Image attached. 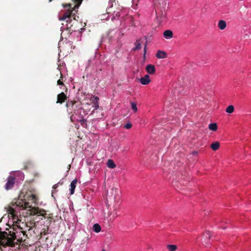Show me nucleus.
<instances>
[{"mask_svg":"<svg viewBox=\"0 0 251 251\" xmlns=\"http://www.w3.org/2000/svg\"><path fill=\"white\" fill-rule=\"evenodd\" d=\"M135 44V47L133 49L134 50H139V49H141V44H140V43L139 42V41L138 40H137V41L136 42Z\"/></svg>","mask_w":251,"mask_h":251,"instance_id":"obj_22","label":"nucleus"},{"mask_svg":"<svg viewBox=\"0 0 251 251\" xmlns=\"http://www.w3.org/2000/svg\"><path fill=\"white\" fill-rule=\"evenodd\" d=\"M163 36L166 39H171L173 37V33L170 30H166L164 32Z\"/></svg>","mask_w":251,"mask_h":251,"instance_id":"obj_11","label":"nucleus"},{"mask_svg":"<svg viewBox=\"0 0 251 251\" xmlns=\"http://www.w3.org/2000/svg\"><path fill=\"white\" fill-rule=\"evenodd\" d=\"M28 165L30 166L31 165V163L30 162H27V165H25V166H24V169H27V167H28Z\"/></svg>","mask_w":251,"mask_h":251,"instance_id":"obj_29","label":"nucleus"},{"mask_svg":"<svg viewBox=\"0 0 251 251\" xmlns=\"http://www.w3.org/2000/svg\"><path fill=\"white\" fill-rule=\"evenodd\" d=\"M60 75H61V76H60V79L57 80V84L59 85H63L64 83L62 81V80H61V79H62V75L61 74V73H60Z\"/></svg>","mask_w":251,"mask_h":251,"instance_id":"obj_25","label":"nucleus"},{"mask_svg":"<svg viewBox=\"0 0 251 251\" xmlns=\"http://www.w3.org/2000/svg\"><path fill=\"white\" fill-rule=\"evenodd\" d=\"M26 227L27 228L28 234L29 236H32V232L35 233L34 230L36 229L35 226H29L26 225Z\"/></svg>","mask_w":251,"mask_h":251,"instance_id":"obj_15","label":"nucleus"},{"mask_svg":"<svg viewBox=\"0 0 251 251\" xmlns=\"http://www.w3.org/2000/svg\"><path fill=\"white\" fill-rule=\"evenodd\" d=\"M57 184H55L54 185H53V188L55 189L56 188H57Z\"/></svg>","mask_w":251,"mask_h":251,"instance_id":"obj_32","label":"nucleus"},{"mask_svg":"<svg viewBox=\"0 0 251 251\" xmlns=\"http://www.w3.org/2000/svg\"><path fill=\"white\" fill-rule=\"evenodd\" d=\"M93 107L95 110L98 109L99 107L98 102H94Z\"/></svg>","mask_w":251,"mask_h":251,"instance_id":"obj_28","label":"nucleus"},{"mask_svg":"<svg viewBox=\"0 0 251 251\" xmlns=\"http://www.w3.org/2000/svg\"><path fill=\"white\" fill-rule=\"evenodd\" d=\"M63 7L67 9L62 13H61L59 16V19L60 21H62L66 23V29H69L70 31H73L71 29L73 25L71 24L72 21V17L75 16V13L73 11L75 10V8H78V5H75L74 7H72L71 3L62 4Z\"/></svg>","mask_w":251,"mask_h":251,"instance_id":"obj_2","label":"nucleus"},{"mask_svg":"<svg viewBox=\"0 0 251 251\" xmlns=\"http://www.w3.org/2000/svg\"><path fill=\"white\" fill-rule=\"evenodd\" d=\"M234 107L232 105H230L227 107L226 109V113L231 114L234 112Z\"/></svg>","mask_w":251,"mask_h":251,"instance_id":"obj_19","label":"nucleus"},{"mask_svg":"<svg viewBox=\"0 0 251 251\" xmlns=\"http://www.w3.org/2000/svg\"><path fill=\"white\" fill-rule=\"evenodd\" d=\"M67 97L64 92L59 94L57 97V103L62 104L67 100Z\"/></svg>","mask_w":251,"mask_h":251,"instance_id":"obj_5","label":"nucleus"},{"mask_svg":"<svg viewBox=\"0 0 251 251\" xmlns=\"http://www.w3.org/2000/svg\"><path fill=\"white\" fill-rule=\"evenodd\" d=\"M226 24L225 21L220 20L219 22L218 27L220 29H221V30L224 29L226 27Z\"/></svg>","mask_w":251,"mask_h":251,"instance_id":"obj_14","label":"nucleus"},{"mask_svg":"<svg viewBox=\"0 0 251 251\" xmlns=\"http://www.w3.org/2000/svg\"><path fill=\"white\" fill-rule=\"evenodd\" d=\"M15 183V177L13 176H9L7 178V182L5 185V189L6 190L11 189Z\"/></svg>","mask_w":251,"mask_h":251,"instance_id":"obj_4","label":"nucleus"},{"mask_svg":"<svg viewBox=\"0 0 251 251\" xmlns=\"http://www.w3.org/2000/svg\"><path fill=\"white\" fill-rule=\"evenodd\" d=\"M208 128L209 129H210L211 130H212V131H215L217 130L218 129V126H217V125L216 123H212V124H210L209 126H208Z\"/></svg>","mask_w":251,"mask_h":251,"instance_id":"obj_17","label":"nucleus"},{"mask_svg":"<svg viewBox=\"0 0 251 251\" xmlns=\"http://www.w3.org/2000/svg\"><path fill=\"white\" fill-rule=\"evenodd\" d=\"M140 83L143 85H147L151 82L150 76L149 75H146L144 77L140 79Z\"/></svg>","mask_w":251,"mask_h":251,"instance_id":"obj_6","label":"nucleus"},{"mask_svg":"<svg viewBox=\"0 0 251 251\" xmlns=\"http://www.w3.org/2000/svg\"><path fill=\"white\" fill-rule=\"evenodd\" d=\"M69 110H70V113H72L70 117L71 121L74 122L75 121H77L79 122L80 124L82 125L85 120L82 117H79V119L75 118V115L77 114L76 111L77 110V106L76 105V104H75V106L74 107L73 109L70 108Z\"/></svg>","mask_w":251,"mask_h":251,"instance_id":"obj_3","label":"nucleus"},{"mask_svg":"<svg viewBox=\"0 0 251 251\" xmlns=\"http://www.w3.org/2000/svg\"><path fill=\"white\" fill-rule=\"evenodd\" d=\"M15 211L12 208H10L9 209V214L11 215V216L13 218V220L14 221V222L16 223H19L18 222L20 221L17 217V216L15 214Z\"/></svg>","mask_w":251,"mask_h":251,"instance_id":"obj_8","label":"nucleus"},{"mask_svg":"<svg viewBox=\"0 0 251 251\" xmlns=\"http://www.w3.org/2000/svg\"><path fill=\"white\" fill-rule=\"evenodd\" d=\"M93 231L98 233L101 230V227L98 224H95L93 226Z\"/></svg>","mask_w":251,"mask_h":251,"instance_id":"obj_18","label":"nucleus"},{"mask_svg":"<svg viewBox=\"0 0 251 251\" xmlns=\"http://www.w3.org/2000/svg\"><path fill=\"white\" fill-rule=\"evenodd\" d=\"M15 204L20 207H22L23 209L29 208V214L31 215L41 216L44 218H47L51 221L52 219V215L50 214L47 215L46 211L39 208V207H32L31 202L29 201H25L22 199H19L15 202Z\"/></svg>","mask_w":251,"mask_h":251,"instance_id":"obj_1","label":"nucleus"},{"mask_svg":"<svg viewBox=\"0 0 251 251\" xmlns=\"http://www.w3.org/2000/svg\"><path fill=\"white\" fill-rule=\"evenodd\" d=\"M146 50H147V44L145 45L144 47V54L146 53Z\"/></svg>","mask_w":251,"mask_h":251,"instance_id":"obj_31","label":"nucleus"},{"mask_svg":"<svg viewBox=\"0 0 251 251\" xmlns=\"http://www.w3.org/2000/svg\"><path fill=\"white\" fill-rule=\"evenodd\" d=\"M94 100H95V101H94V102H98V100H99V98L98 97H95L94 98Z\"/></svg>","mask_w":251,"mask_h":251,"instance_id":"obj_30","label":"nucleus"},{"mask_svg":"<svg viewBox=\"0 0 251 251\" xmlns=\"http://www.w3.org/2000/svg\"><path fill=\"white\" fill-rule=\"evenodd\" d=\"M156 57L159 59L165 58L167 57V53L164 51L159 50L157 51Z\"/></svg>","mask_w":251,"mask_h":251,"instance_id":"obj_10","label":"nucleus"},{"mask_svg":"<svg viewBox=\"0 0 251 251\" xmlns=\"http://www.w3.org/2000/svg\"><path fill=\"white\" fill-rule=\"evenodd\" d=\"M220 146V143L219 142L216 141L212 143L210 145V147L213 151H216L219 149Z\"/></svg>","mask_w":251,"mask_h":251,"instance_id":"obj_12","label":"nucleus"},{"mask_svg":"<svg viewBox=\"0 0 251 251\" xmlns=\"http://www.w3.org/2000/svg\"><path fill=\"white\" fill-rule=\"evenodd\" d=\"M75 104H76V102L75 101L68 100L66 104V106L69 108V109L70 108L73 109L75 106Z\"/></svg>","mask_w":251,"mask_h":251,"instance_id":"obj_13","label":"nucleus"},{"mask_svg":"<svg viewBox=\"0 0 251 251\" xmlns=\"http://www.w3.org/2000/svg\"><path fill=\"white\" fill-rule=\"evenodd\" d=\"M69 169H70V167H71L70 165H69Z\"/></svg>","mask_w":251,"mask_h":251,"instance_id":"obj_33","label":"nucleus"},{"mask_svg":"<svg viewBox=\"0 0 251 251\" xmlns=\"http://www.w3.org/2000/svg\"><path fill=\"white\" fill-rule=\"evenodd\" d=\"M52 0H49L50 1H51Z\"/></svg>","mask_w":251,"mask_h":251,"instance_id":"obj_35","label":"nucleus"},{"mask_svg":"<svg viewBox=\"0 0 251 251\" xmlns=\"http://www.w3.org/2000/svg\"><path fill=\"white\" fill-rule=\"evenodd\" d=\"M102 251H105V250H102Z\"/></svg>","mask_w":251,"mask_h":251,"instance_id":"obj_34","label":"nucleus"},{"mask_svg":"<svg viewBox=\"0 0 251 251\" xmlns=\"http://www.w3.org/2000/svg\"><path fill=\"white\" fill-rule=\"evenodd\" d=\"M77 182V180L76 179H74L71 183L70 184V194L73 195L74 193L75 188L76 187V184Z\"/></svg>","mask_w":251,"mask_h":251,"instance_id":"obj_9","label":"nucleus"},{"mask_svg":"<svg viewBox=\"0 0 251 251\" xmlns=\"http://www.w3.org/2000/svg\"><path fill=\"white\" fill-rule=\"evenodd\" d=\"M205 237H208L209 239H211V237H212V233L209 231H205Z\"/></svg>","mask_w":251,"mask_h":251,"instance_id":"obj_24","label":"nucleus"},{"mask_svg":"<svg viewBox=\"0 0 251 251\" xmlns=\"http://www.w3.org/2000/svg\"><path fill=\"white\" fill-rule=\"evenodd\" d=\"M107 166L109 168L113 169L116 167V165L114 162L111 160L109 159L107 163Z\"/></svg>","mask_w":251,"mask_h":251,"instance_id":"obj_16","label":"nucleus"},{"mask_svg":"<svg viewBox=\"0 0 251 251\" xmlns=\"http://www.w3.org/2000/svg\"><path fill=\"white\" fill-rule=\"evenodd\" d=\"M47 234V232L46 231V229L43 228L42 231L40 232V239L43 237V236Z\"/></svg>","mask_w":251,"mask_h":251,"instance_id":"obj_26","label":"nucleus"},{"mask_svg":"<svg viewBox=\"0 0 251 251\" xmlns=\"http://www.w3.org/2000/svg\"><path fill=\"white\" fill-rule=\"evenodd\" d=\"M146 70L150 75H153L155 73V67L151 64L148 65L146 67Z\"/></svg>","mask_w":251,"mask_h":251,"instance_id":"obj_7","label":"nucleus"},{"mask_svg":"<svg viewBox=\"0 0 251 251\" xmlns=\"http://www.w3.org/2000/svg\"><path fill=\"white\" fill-rule=\"evenodd\" d=\"M130 103L132 109L134 111V112H136L138 110L136 103L134 102H131Z\"/></svg>","mask_w":251,"mask_h":251,"instance_id":"obj_23","label":"nucleus"},{"mask_svg":"<svg viewBox=\"0 0 251 251\" xmlns=\"http://www.w3.org/2000/svg\"><path fill=\"white\" fill-rule=\"evenodd\" d=\"M28 201H31V203H34L36 201V197L35 195L31 194L28 197Z\"/></svg>","mask_w":251,"mask_h":251,"instance_id":"obj_20","label":"nucleus"},{"mask_svg":"<svg viewBox=\"0 0 251 251\" xmlns=\"http://www.w3.org/2000/svg\"><path fill=\"white\" fill-rule=\"evenodd\" d=\"M132 127V124L130 123H128L124 126V127L126 129H130Z\"/></svg>","mask_w":251,"mask_h":251,"instance_id":"obj_27","label":"nucleus"},{"mask_svg":"<svg viewBox=\"0 0 251 251\" xmlns=\"http://www.w3.org/2000/svg\"><path fill=\"white\" fill-rule=\"evenodd\" d=\"M167 248L170 251H175L177 249V246L175 245H168Z\"/></svg>","mask_w":251,"mask_h":251,"instance_id":"obj_21","label":"nucleus"}]
</instances>
